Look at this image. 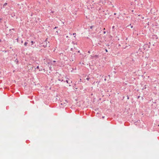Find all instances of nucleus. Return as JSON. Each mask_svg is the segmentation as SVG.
Masks as SVG:
<instances>
[{
    "label": "nucleus",
    "instance_id": "obj_9",
    "mask_svg": "<svg viewBox=\"0 0 159 159\" xmlns=\"http://www.w3.org/2000/svg\"><path fill=\"white\" fill-rule=\"evenodd\" d=\"M87 80H89V78H87Z\"/></svg>",
    "mask_w": 159,
    "mask_h": 159
},
{
    "label": "nucleus",
    "instance_id": "obj_5",
    "mask_svg": "<svg viewBox=\"0 0 159 159\" xmlns=\"http://www.w3.org/2000/svg\"><path fill=\"white\" fill-rule=\"evenodd\" d=\"M7 3H5L4 4V6H6V5H7Z\"/></svg>",
    "mask_w": 159,
    "mask_h": 159
},
{
    "label": "nucleus",
    "instance_id": "obj_1",
    "mask_svg": "<svg viewBox=\"0 0 159 159\" xmlns=\"http://www.w3.org/2000/svg\"><path fill=\"white\" fill-rule=\"evenodd\" d=\"M43 47L44 48H45L49 45V42L46 41H45L43 43Z\"/></svg>",
    "mask_w": 159,
    "mask_h": 159
},
{
    "label": "nucleus",
    "instance_id": "obj_13",
    "mask_svg": "<svg viewBox=\"0 0 159 159\" xmlns=\"http://www.w3.org/2000/svg\"><path fill=\"white\" fill-rule=\"evenodd\" d=\"M68 36H67L66 38H68Z\"/></svg>",
    "mask_w": 159,
    "mask_h": 159
},
{
    "label": "nucleus",
    "instance_id": "obj_8",
    "mask_svg": "<svg viewBox=\"0 0 159 159\" xmlns=\"http://www.w3.org/2000/svg\"><path fill=\"white\" fill-rule=\"evenodd\" d=\"M105 51H106V52H108V51H107V49H105Z\"/></svg>",
    "mask_w": 159,
    "mask_h": 159
},
{
    "label": "nucleus",
    "instance_id": "obj_10",
    "mask_svg": "<svg viewBox=\"0 0 159 159\" xmlns=\"http://www.w3.org/2000/svg\"><path fill=\"white\" fill-rule=\"evenodd\" d=\"M75 34H76V33H73V34L74 35H75Z\"/></svg>",
    "mask_w": 159,
    "mask_h": 159
},
{
    "label": "nucleus",
    "instance_id": "obj_4",
    "mask_svg": "<svg viewBox=\"0 0 159 159\" xmlns=\"http://www.w3.org/2000/svg\"><path fill=\"white\" fill-rule=\"evenodd\" d=\"M66 82H67V83H68V84H69H69H70V82H69V80H66Z\"/></svg>",
    "mask_w": 159,
    "mask_h": 159
},
{
    "label": "nucleus",
    "instance_id": "obj_14",
    "mask_svg": "<svg viewBox=\"0 0 159 159\" xmlns=\"http://www.w3.org/2000/svg\"><path fill=\"white\" fill-rule=\"evenodd\" d=\"M128 99H129V97H128Z\"/></svg>",
    "mask_w": 159,
    "mask_h": 159
},
{
    "label": "nucleus",
    "instance_id": "obj_12",
    "mask_svg": "<svg viewBox=\"0 0 159 159\" xmlns=\"http://www.w3.org/2000/svg\"><path fill=\"white\" fill-rule=\"evenodd\" d=\"M57 27H55L54 29H56Z\"/></svg>",
    "mask_w": 159,
    "mask_h": 159
},
{
    "label": "nucleus",
    "instance_id": "obj_6",
    "mask_svg": "<svg viewBox=\"0 0 159 159\" xmlns=\"http://www.w3.org/2000/svg\"><path fill=\"white\" fill-rule=\"evenodd\" d=\"M31 43H32V45L33 44V43H34L33 41H32L31 42Z\"/></svg>",
    "mask_w": 159,
    "mask_h": 159
},
{
    "label": "nucleus",
    "instance_id": "obj_16",
    "mask_svg": "<svg viewBox=\"0 0 159 159\" xmlns=\"http://www.w3.org/2000/svg\"><path fill=\"white\" fill-rule=\"evenodd\" d=\"M105 1L106 0H104Z\"/></svg>",
    "mask_w": 159,
    "mask_h": 159
},
{
    "label": "nucleus",
    "instance_id": "obj_11",
    "mask_svg": "<svg viewBox=\"0 0 159 159\" xmlns=\"http://www.w3.org/2000/svg\"><path fill=\"white\" fill-rule=\"evenodd\" d=\"M53 62H56V61H53Z\"/></svg>",
    "mask_w": 159,
    "mask_h": 159
},
{
    "label": "nucleus",
    "instance_id": "obj_7",
    "mask_svg": "<svg viewBox=\"0 0 159 159\" xmlns=\"http://www.w3.org/2000/svg\"><path fill=\"white\" fill-rule=\"evenodd\" d=\"M36 68H37V69H39V66H37V67Z\"/></svg>",
    "mask_w": 159,
    "mask_h": 159
},
{
    "label": "nucleus",
    "instance_id": "obj_15",
    "mask_svg": "<svg viewBox=\"0 0 159 159\" xmlns=\"http://www.w3.org/2000/svg\"><path fill=\"white\" fill-rule=\"evenodd\" d=\"M158 126H159V125H158Z\"/></svg>",
    "mask_w": 159,
    "mask_h": 159
},
{
    "label": "nucleus",
    "instance_id": "obj_3",
    "mask_svg": "<svg viewBox=\"0 0 159 159\" xmlns=\"http://www.w3.org/2000/svg\"><path fill=\"white\" fill-rule=\"evenodd\" d=\"M27 43H27V42H25V43H24V45H25V46H27Z\"/></svg>",
    "mask_w": 159,
    "mask_h": 159
},
{
    "label": "nucleus",
    "instance_id": "obj_2",
    "mask_svg": "<svg viewBox=\"0 0 159 159\" xmlns=\"http://www.w3.org/2000/svg\"><path fill=\"white\" fill-rule=\"evenodd\" d=\"M61 105H63V106H66V103H61Z\"/></svg>",
    "mask_w": 159,
    "mask_h": 159
}]
</instances>
